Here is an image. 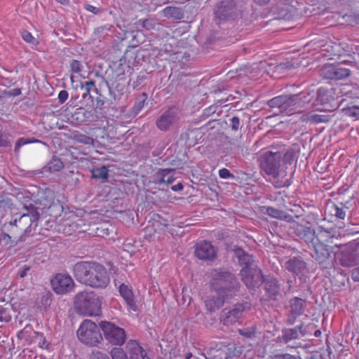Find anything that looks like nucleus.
<instances>
[{
    "label": "nucleus",
    "mask_w": 359,
    "mask_h": 359,
    "mask_svg": "<svg viewBox=\"0 0 359 359\" xmlns=\"http://www.w3.org/2000/svg\"><path fill=\"white\" fill-rule=\"evenodd\" d=\"M11 320V316L8 310L0 305V322H9Z\"/></svg>",
    "instance_id": "obj_45"
},
{
    "label": "nucleus",
    "mask_w": 359,
    "mask_h": 359,
    "mask_svg": "<svg viewBox=\"0 0 359 359\" xmlns=\"http://www.w3.org/2000/svg\"><path fill=\"white\" fill-rule=\"evenodd\" d=\"M254 1L258 4H265L269 1V0H254Z\"/></svg>",
    "instance_id": "obj_62"
},
{
    "label": "nucleus",
    "mask_w": 359,
    "mask_h": 359,
    "mask_svg": "<svg viewBox=\"0 0 359 359\" xmlns=\"http://www.w3.org/2000/svg\"><path fill=\"white\" fill-rule=\"evenodd\" d=\"M10 95L13 96H18L21 94V89L20 88H13L11 90V91L9 93Z\"/></svg>",
    "instance_id": "obj_59"
},
{
    "label": "nucleus",
    "mask_w": 359,
    "mask_h": 359,
    "mask_svg": "<svg viewBox=\"0 0 359 359\" xmlns=\"http://www.w3.org/2000/svg\"><path fill=\"white\" fill-rule=\"evenodd\" d=\"M147 99V95L146 93H142L137 100L135 102L133 109L136 113L140 112L144 107L146 100Z\"/></svg>",
    "instance_id": "obj_41"
},
{
    "label": "nucleus",
    "mask_w": 359,
    "mask_h": 359,
    "mask_svg": "<svg viewBox=\"0 0 359 359\" xmlns=\"http://www.w3.org/2000/svg\"><path fill=\"white\" fill-rule=\"evenodd\" d=\"M323 248V244L320 243L319 245H316V260H317L319 258L318 256V250Z\"/></svg>",
    "instance_id": "obj_60"
},
{
    "label": "nucleus",
    "mask_w": 359,
    "mask_h": 359,
    "mask_svg": "<svg viewBox=\"0 0 359 359\" xmlns=\"http://www.w3.org/2000/svg\"><path fill=\"white\" fill-rule=\"evenodd\" d=\"M227 298L228 297L226 294L221 295L217 293V297H212L205 300V306L210 312L215 311L223 306Z\"/></svg>",
    "instance_id": "obj_22"
},
{
    "label": "nucleus",
    "mask_w": 359,
    "mask_h": 359,
    "mask_svg": "<svg viewBox=\"0 0 359 359\" xmlns=\"http://www.w3.org/2000/svg\"><path fill=\"white\" fill-rule=\"evenodd\" d=\"M73 274L80 283L94 288H105L110 281L107 269L96 262H80L73 268Z\"/></svg>",
    "instance_id": "obj_1"
},
{
    "label": "nucleus",
    "mask_w": 359,
    "mask_h": 359,
    "mask_svg": "<svg viewBox=\"0 0 359 359\" xmlns=\"http://www.w3.org/2000/svg\"><path fill=\"white\" fill-rule=\"evenodd\" d=\"M163 15L167 18L174 20H182L184 18V13L180 8L175 6H167L162 11Z\"/></svg>",
    "instance_id": "obj_27"
},
{
    "label": "nucleus",
    "mask_w": 359,
    "mask_h": 359,
    "mask_svg": "<svg viewBox=\"0 0 359 359\" xmlns=\"http://www.w3.org/2000/svg\"><path fill=\"white\" fill-rule=\"evenodd\" d=\"M10 145L11 143L8 138V135L0 133V147H8Z\"/></svg>",
    "instance_id": "obj_48"
},
{
    "label": "nucleus",
    "mask_w": 359,
    "mask_h": 359,
    "mask_svg": "<svg viewBox=\"0 0 359 359\" xmlns=\"http://www.w3.org/2000/svg\"><path fill=\"white\" fill-rule=\"evenodd\" d=\"M195 255L201 260H212L216 257L214 246L208 241H202L196 245Z\"/></svg>",
    "instance_id": "obj_14"
},
{
    "label": "nucleus",
    "mask_w": 359,
    "mask_h": 359,
    "mask_svg": "<svg viewBox=\"0 0 359 359\" xmlns=\"http://www.w3.org/2000/svg\"><path fill=\"white\" fill-rule=\"evenodd\" d=\"M111 359H129L122 348L114 347L110 351Z\"/></svg>",
    "instance_id": "obj_37"
},
{
    "label": "nucleus",
    "mask_w": 359,
    "mask_h": 359,
    "mask_svg": "<svg viewBox=\"0 0 359 359\" xmlns=\"http://www.w3.org/2000/svg\"><path fill=\"white\" fill-rule=\"evenodd\" d=\"M290 317L293 318V319L290 318L289 320L290 323L292 324L294 323V318L303 313L305 307V302L301 298L294 297L290 301Z\"/></svg>",
    "instance_id": "obj_21"
},
{
    "label": "nucleus",
    "mask_w": 359,
    "mask_h": 359,
    "mask_svg": "<svg viewBox=\"0 0 359 359\" xmlns=\"http://www.w3.org/2000/svg\"><path fill=\"white\" fill-rule=\"evenodd\" d=\"M78 140L81 142H83L84 144H90L93 142V139L86 136V135H81L80 138L78 139Z\"/></svg>",
    "instance_id": "obj_56"
},
{
    "label": "nucleus",
    "mask_w": 359,
    "mask_h": 359,
    "mask_svg": "<svg viewBox=\"0 0 359 359\" xmlns=\"http://www.w3.org/2000/svg\"><path fill=\"white\" fill-rule=\"evenodd\" d=\"M282 154L280 152L266 151L258 159L260 168L269 180H276L279 175Z\"/></svg>",
    "instance_id": "obj_5"
},
{
    "label": "nucleus",
    "mask_w": 359,
    "mask_h": 359,
    "mask_svg": "<svg viewBox=\"0 0 359 359\" xmlns=\"http://www.w3.org/2000/svg\"><path fill=\"white\" fill-rule=\"evenodd\" d=\"M265 290L266 294L270 298H275L279 293L280 286L276 278H271L265 282Z\"/></svg>",
    "instance_id": "obj_24"
},
{
    "label": "nucleus",
    "mask_w": 359,
    "mask_h": 359,
    "mask_svg": "<svg viewBox=\"0 0 359 359\" xmlns=\"http://www.w3.org/2000/svg\"><path fill=\"white\" fill-rule=\"evenodd\" d=\"M173 172L174 169H160L156 174L158 183L171 184L175 179Z\"/></svg>",
    "instance_id": "obj_25"
},
{
    "label": "nucleus",
    "mask_w": 359,
    "mask_h": 359,
    "mask_svg": "<svg viewBox=\"0 0 359 359\" xmlns=\"http://www.w3.org/2000/svg\"><path fill=\"white\" fill-rule=\"evenodd\" d=\"M351 278L354 281H359V268L354 269L352 271Z\"/></svg>",
    "instance_id": "obj_57"
},
{
    "label": "nucleus",
    "mask_w": 359,
    "mask_h": 359,
    "mask_svg": "<svg viewBox=\"0 0 359 359\" xmlns=\"http://www.w3.org/2000/svg\"><path fill=\"white\" fill-rule=\"evenodd\" d=\"M351 74V71L347 68L335 65V70L332 80H341L348 77Z\"/></svg>",
    "instance_id": "obj_32"
},
{
    "label": "nucleus",
    "mask_w": 359,
    "mask_h": 359,
    "mask_svg": "<svg viewBox=\"0 0 359 359\" xmlns=\"http://www.w3.org/2000/svg\"><path fill=\"white\" fill-rule=\"evenodd\" d=\"M77 337L81 342L92 346L98 345L102 341L99 327L90 320H85L81 323Z\"/></svg>",
    "instance_id": "obj_4"
},
{
    "label": "nucleus",
    "mask_w": 359,
    "mask_h": 359,
    "mask_svg": "<svg viewBox=\"0 0 359 359\" xmlns=\"http://www.w3.org/2000/svg\"><path fill=\"white\" fill-rule=\"evenodd\" d=\"M0 243L1 250H7L11 249L14 245V243H16L13 241V237H11L10 234L1 233H0Z\"/></svg>",
    "instance_id": "obj_28"
},
{
    "label": "nucleus",
    "mask_w": 359,
    "mask_h": 359,
    "mask_svg": "<svg viewBox=\"0 0 359 359\" xmlns=\"http://www.w3.org/2000/svg\"><path fill=\"white\" fill-rule=\"evenodd\" d=\"M285 97L286 100L284 102L281 113L287 116L299 113L300 99L298 95H286Z\"/></svg>",
    "instance_id": "obj_19"
},
{
    "label": "nucleus",
    "mask_w": 359,
    "mask_h": 359,
    "mask_svg": "<svg viewBox=\"0 0 359 359\" xmlns=\"http://www.w3.org/2000/svg\"><path fill=\"white\" fill-rule=\"evenodd\" d=\"M8 231L9 232L8 234L13 237V239L15 241V243H18L19 241H20L22 236L25 235L22 232L20 231L18 227L13 222H11L9 224L8 226Z\"/></svg>",
    "instance_id": "obj_31"
},
{
    "label": "nucleus",
    "mask_w": 359,
    "mask_h": 359,
    "mask_svg": "<svg viewBox=\"0 0 359 359\" xmlns=\"http://www.w3.org/2000/svg\"><path fill=\"white\" fill-rule=\"evenodd\" d=\"M55 1L62 5H67L69 4V0H55Z\"/></svg>",
    "instance_id": "obj_63"
},
{
    "label": "nucleus",
    "mask_w": 359,
    "mask_h": 359,
    "mask_svg": "<svg viewBox=\"0 0 359 359\" xmlns=\"http://www.w3.org/2000/svg\"><path fill=\"white\" fill-rule=\"evenodd\" d=\"M299 329L297 327L290 328V329H285L283 331V339L285 343L288 341L297 339L299 336Z\"/></svg>",
    "instance_id": "obj_33"
},
{
    "label": "nucleus",
    "mask_w": 359,
    "mask_h": 359,
    "mask_svg": "<svg viewBox=\"0 0 359 359\" xmlns=\"http://www.w3.org/2000/svg\"><path fill=\"white\" fill-rule=\"evenodd\" d=\"M180 120L178 109L175 107H168L156 120L157 128L166 132L177 123Z\"/></svg>",
    "instance_id": "obj_9"
},
{
    "label": "nucleus",
    "mask_w": 359,
    "mask_h": 359,
    "mask_svg": "<svg viewBox=\"0 0 359 359\" xmlns=\"http://www.w3.org/2000/svg\"><path fill=\"white\" fill-rule=\"evenodd\" d=\"M111 231V229H109V225L108 224H102L97 227L95 233L97 236L104 237L105 236H109Z\"/></svg>",
    "instance_id": "obj_43"
},
{
    "label": "nucleus",
    "mask_w": 359,
    "mask_h": 359,
    "mask_svg": "<svg viewBox=\"0 0 359 359\" xmlns=\"http://www.w3.org/2000/svg\"><path fill=\"white\" fill-rule=\"evenodd\" d=\"M210 286L219 294H226V297L238 290L239 283L235 276L222 269H215L210 271Z\"/></svg>",
    "instance_id": "obj_2"
},
{
    "label": "nucleus",
    "mask_w": 359,
    "mask_h": 359,
    "mask_svg": "<svg viewBox=\"0 0 359 359\" xmlns=\"http://www.w3.org/2000/svg\"><path fill=\"white\" fill-rule=\"evenodd\" d=\"M240 275L243 282L250 289L257 287L264 282L262 272L257 266L243 267Z\"/></svg>",
    "instance_id": "obj_10"
},
{
    "label": "nucleus",
    "mask_w": 359,
    "mask_h": 359,
    "mask_svg": "<svg viewBox=\"0 0 359 359\" xmlns=\"http://www.w3.org/2000/svg\"><path fill=\"white\" fill-rule=\"evenodd\" d=\"M36 142H41V141L34 139V138L25 139L24 137H21V138L18 139L15 143V149H14L15 153H16V154L18 153L21 147H22L25 144H27L36 143Z\"/></svg>",
    "instance_id": "obj_38"
},
{
    "label": "nucleus",
    "mask_w": 359,
    "mask_h": 359,
    "mask_svg": "<svg viewBox=\"0 0 359 359\" xmlns=\"http://www.w3.org/2000/svg\"><path fill=\"white\" fill-rule=\"evenodd\" d=\"M21 37L27 43L36 46L39 44V41L27 30H22L20 32Z\"/></svg>",
    "instance_id": "obj_39"
},
{
    "label": "nucleus",
    "mask_w": 359,
    "mask_h": 359,
    "mask_svg": "<svg viewBox=\"0 0 359 359\" xmlns=\"http://www.w3.org/2000/svg\"><path fill=\"white\" fill-rule=\"evenodd\" d=\"M265 213L276 219H281L283 215V212L282 211L272 207L267 208Z\"/></svg>",
    "instance_id": "obj_44"
},
{
    "label": "nucleus",
    "mask_w": 359,
    "mask_h": 359,
    "mask_svg": "<svg viewBox=\"0 0 359 359\" xmlns=\"http://www.w3.org/2000/svg\"><path fill=\"white\" fill-rule=\"evenodd\" d=\"M48 169L52 172H57L64 168L63 162L58 158L54 156L48 164Z\"/></svg>",
    "instance_id": "obj_35"
},
{
    "label": "nucleus",
    "mask_w": 359,
    "mask_h": 359,
    "mask_svg": "<svg viewBox=\"0 0 359 359\" xmlns=\"http://www.w3.org/2000/svg\"><path fill=\"white\" fill-rule=\"evenodd\" d=\"M203 358H205V355L203 354H194L191 352H189L186 355V359H202Z\"/></svg>",
    "instance_id": "obj_54"
},
{
    "label": "nucleus",
    "mask_w": 359,
    "mask_h": 359,
    "mask_svg": "<svg viewBox=\"0 0 359 359\" xmlns=\"http://www.w3.org/2000/svg\"><path fill=\"white\" fill-rule=\"evenodd\" d=\"M245 309L244 304H236L235 307L228 311H223L221 314V322L224 325H231L241 318L242 313Z\"/></svg>",
    "instance_id": "obj_15"
},
{
    "label": "nucleus",
    "mask_w": 359,
    "mask_h": 359,
    "mask_svg": "<svg viewBox=\"0 0 359 359\" xmlns=\"http://www.w3.org/2000/svg\"><path fill=\"white\" fill-rule=\"evenodd\" d=\"M91 173L95 179L107 180L109 177V170L105 165L93 168L91 170Z\"/></svg>",
    "instance_id": "obj_30"
},
{
    "label": "nucleus",
    "mask_w": 359,
    "mask_h": 359,
    "mask_svg": "<svg viewBox=\"0 0 359 359\" xmlns=\"http://www.w3.org/2000/svg\"><path fill=\"white\" fill-rule=\"evenodd\" d=\"M129 359H150L146 351L135 340H130L126 344Z\"/></svg>",
    "instance_id": "obj_17"
},
{
    "label": "nucleus",
    "mask_w": 359,
    "mask_h": 359,
    "mask_svg": "<svg viewBox=\"0 0 359 359\" xmlns=\"http://www.w3.org/2000/svg\"><path fill=\"white\" fill-rule=\"evenodd\" d=\"M68 97H69L68 92L65 90H62L60 91L57 97H58L59 102L61 104H62L68 99Z\"/></svg>",
    "instance_id": "obj_51"
},
{
    "label": "nucleus",
    "mask_w": 359,
    "mask_h": 359,
    "mask_svg": "<svg viewBox=\"0 0 359 359\" xmlns=\"http://www.w3.org/2000/svg\"><path fill=\"white\" fill-rule=\"evenodd\" d=\"M183 187H183V185H182V183H178V184H175V185H173V186L171 187V189H172V191H181V190H182V189H183Z\"/></svg>",
    "instance_id": "obj_58"
},
{
    "label": "nucleus",
    "mask_w": 359,
    "mask_h": 359,
    "mask_svg": "<svg viewBox=\"0 0 359 359\" xmlns=\"http://www.w3.org/2000/svg\"><path fill=\"white\" fill-rule=\"evenodd\" d=\"M342 112L349 117L355 118V119H359V107L353 105L348 106L346 107H344L342 109Z\"/></svg>",
    "instance_id": "obj_36"
},
{
    "label": "nucleus",
    "mask_w": 359,
    "mask_h": 359,
    "mask_svg": "<svg viewBox=\"0 0 359 359\" xmlns=\"http://www.w3.org/2000/svg\"><path fill=\"white\" fill-rule=\"evenodd\" d=\"M119 292L128 306V309L134 312L137 311V306L132 289L123 283L119 286Z\"/></svg>",
    "instance_id": "obj_20"
},
{
    "label": "nucleus",
    "mask_w": 359,
    "mask_h": 359,
    "mask_svg": "<svg viewBox=\"0 0 359 359\" xmlns=\"http://www.w3.org/2000/svg\"><path fill=\"white\" fill-rule=\"evenodd\" d=\"M90 359H109V358L106 353L95 351L92 353Z\"/></svg>",
    "instance_id": "obj_50"
},
{
    "label": "nucleus",
    "mask_w": 359,
    "mask_h": 359,
    "mask_svg": "<svg viewBox=\"0 0 359 359\" xmlns=\"http://www.w3.org/2000/svg\"><path fill=\"white\" fill-rule=\"evenodd\" d=\"M229 357V348L225 346L212 348L209 353V359H228Z\"/></svg>",
    "instance_id": "obj_26"
},
{
    "label": "nucleus",
    "mask_w": 359,
    "mask_h": 359,
    "mask_svg": "<svg viewBox=\"0 0 359 359\" xmlns=\"http://www.w3.org/2000/svg\"><path fill=\"white\" fill-rule=\"evenodd\" d=\"M335 70V65L325 64L320 69V74L322 77L325 79L332 80L334 72Z\"/></svg>",
    "instance_id": "obj_29"
},
{
    "label": "nucleus",
    "mask_w": 359,
    "mask_h": 359,
    "mask_svg": "<svg viewBox=\"0 0 359 359\" xmlns=\"http://www.w3.org/2000/svg\"><path fill=\"white\" fill-rule=\"evenodd\" d=\"M100 328L102 330L105 339L114 346H122L126 339L124 329L109 321H101Z\"/></svg>",
    "instance_id": "obj_6"
},
{
    "label": "nucleus",
    "mask_w": 359,
    "mask_h": 359,
    "mask_svg": "<svg viewBox=\"0 0 359 359\" xmlns=\"http://www.w3.org/2000/svg\"><path fill=\"white\" fill-rule=\"evenodd\" d=\"M18 337L24 340L27 344H31L36 342V339H39L44 341V337L42 333L34 330L31 325H27L22 330L18 333Z\"/></svg>",
    "instance_id": "obj_18"
},
{
    "label": "nucleus",
    "mask_w": 359,
    "mask_h": 359,
    "mask_svg": "<svg viewBox=\"0 0 359 359\" xmlns=\"http://www.w3.org/2000/svg\"><path fill=\"white\" fill-rule=\"evenodd\" d=\"M238 332L241 335L246 338H252L255 337L256 335L257 327L255 325H253L250 327L239 329Z\"/></svg>",
    "instance_id": "obj_40"
},
{
    "label": "nucleus",
    "mask_w": 359,
    "mask_h": 359,
    "mask_svg": "<svg viewBox=\"0 0 359 359\" xmlns=\"http://www.w3.org/2000/svg\"><path fill=\"white\" fill-rule=\"evenodd\" d=\"M335 92L333 88L329 90L320 88L318 90L316 99V110L321 111H331L337 107L335 98Z\"/></svg>",
    "instance_id": "obj_7"
},
{
    "label": "nucleus",
    "mask_w": 359,
    "mask_h": 359,
    "mask_svg": "<svg viewBox=\"0 0 359 359\" xmlns=\"http://www.w3.org/2000/svg\"><path fill=\"white\" fill-rule=\"evenodd\" d=\"M271 359H298L296 356L289 353L276 354L271 358Z\"/></svg>",
    "instance_id": "obj_49"
},
{
    "label": "nucleus",
    "mask_w": 359,
    "mask_h": 359,
    "mask_svg": "<svg viewBox=\"0 0 359 359\" xmlns=\"http://www.w3.org/2000/svg\"><path fill=\"white\" fill-rule=\"evenodd\" d=\"M102 302L93 292H81L74 299V306L78 313L86 316H97L101 313Z\"/></svg>",
    "instance_id": "obj_3"
},
{
    "label": "nucleus",
    "mask_w": 359,
    "mask_h": 359,
    "mask_svg": "<svg viewBox=\"0 0 359 359\" xmlns=\"http://www.w3.org/2000/svg\"><path fill=\"white\" fill-rule=\"evenodd\" d=\"M219 176L222 179H233L234 175L226 168H222L219 170Z\"/></svg>",
    "instance_id": "obj_47"
},
{
    "label": "nucleus",
    "mask_w": 359,
    "mask_h": 359,
    "mask_svg": "<svg viewBox=\"0 0 359 359\" xmlns=\"http://www.w3.org/2000/svg\"><path fill=\"white\" fill-rule=\"evenodd\" d=\"M30 270V267L27 265H25L22 267V269L19 271V276L20 278H24L27 276V272Z\"/></svg>",
    "instance_id": "obj_55"
},
{
    "label": "nucleus",
    "mask_w": 359,
    "mask_h": 359,
    "mask_svg": "<svg viewBox=\"0 0 359 359\" xmlns=\"http://www.w3.org/2000/svg\"><path fill=\"white\" fill-rule=\"evenodd\" d=\"M286 95H279L271 99L268 102V104L273 108L277 107L280 109V112L282 111L284 102H285Z\"/></svg>",
    "instance_id": "obj_34"
},
{
    "label": "nucleus",
    "mask_w": 359,
    "mask_h": 359,
    "mask_svg": "<svg viewBox=\"0 0 359 359\" xmlns=\"http://www.w3.org/2000/svg\"><path fill=\"white\" fill-rule=\"evenodd\" d=\"M348 208L342 203H335L328 202L325 208V217L329 220L344 219L346 215V211Z\"/></svg>",
    "instance_id": "obj_13"
},
{
    "label": "nucleus",
    "mask_w": 359,
    "mask_h": 359,
    "mask_svg": "<svg viewBox=\"0 0 359 359\" xmlns=\"http://www.w3.org/2000/svg\"><path fill=\"white\" fill-rule=\"evenodd\" d=\"M235 254L238 257L239 264L243 267L251 268L257 266L254 264L253 258L251 255L245 253L241 248L235 250Z\"/></svg>",
    "instance_id": "obj_23"
},
{
    "label": "nucleus",
    "mask_w": 359,
    "mask_h": 359,
    "mask_svg": "<svg viewBox=\"0 0 359 359\" xmlns=\"http://www.w3.org/2000/svg\"><path fill=\"white\" fill-rule=\"evenodd\" d=\"M231 127L233 130H238L240 125V120L238 117L233 116L231 119Z\"/></svg>",
    "instance_id": "obj_53"
},
{
    "label": "nucleus",
    "mask_w": 359,
    "mask_h": 359,
    "mask_svg": "<svg viewBox=\"0 0 359 359\" xmlns=\"http://www.w3.org/2000/svg\"><path fill=\"white\" fill-rule=\"evenodd\" d=\"M38 219L37 215L24 214L18 219H15L13 223L16 224L20 232L25 234L31 233L33 229L35 230L38 225Z\"/></svg>",
    "instance_id": "obj_12"
},
{
    "label": "nucleus",
    "mask_w": 359,
    "mask_h": 359,
    "mask_svg": "<svg viewBox=\"0 0 359 359\" xmlns=\"http://www.w3.org/2000/svg\"><path fill=\"white\" fill-rule=\"evenodd\" d=\"M69 66L71 68V71L73 73L79 74L83 69V66H82L81 62L77 60H72L70 62Z\"/></svg>",
    "instance_id": "obj_46"
},
{
    "label": "nucleus",
    "mask_w": 359,
    "mask_h": 359,
    "mask_svg": "<svg viewBox=\"0 0 359 359\" xmlns=\"http://www.w3.org/2000/svg\"><path fill=\"white\" fill-rule=\"evenodd\" d=\"M53 290L57 294H67L72 292L75 287L72 278L66 273H56L50 280Z\"/></svg>",
    "instance_id": "obj_8"
},
{
    "label": "nucleus",
    "mask_w": 359,
    "mask_h": 359,
    "mask_svg": "<svg viewBox=\"0 0 359 359\" xmlns=\"http://www.w3.org/2000/svg\"><path fill=\"white\" fill-rule=\"evenodd\" d=\"M321 335V331L319 330H316V337H318Z\"/></svg>",
    "instance_id": "obj_64"
},
{
    "label": "nucleus",
    "mask_w": 359,
    "mask_h": 359,
    "mask_svg": "<svg viewBox=\"0 0 359 359\" xmlns=\"http://www.w3.org/2000/svg\"><path fill=\"white\" fill-rule=\"evenodd\" d=\"M82 88L85 89V93L83 94V98H86L88 96L92 97L90 95V91L93 88H95V82L93 80L85 81L82 85Z\"/></svg>",
    "instance_id": "obj_42"
},
{
    "label": "nucleus",
    "mask_w": 359,
    "mask_h": 359,
    "mask_svg": "<svg viewBox=\"0 0 359 359\" xmlns=\"http://www.w3.org/2000/svg\"><path fill=\"white\" fill-rule=\"evenodd\" d=\"M285 266L287 270L293 274L299 276L302 279L308 273L306 263L297 257L290 259L285 262Z\"/></svg>",
    "instance_id": "obj_16"
},
{
    "label": "nucleus",
    "mask_w": 359,
    "mask_h": 359,
    "mask_svg": "<svg viewBox=\"0 0 359 359\" xmlns=\"http://www.w3.org/2000/svg\"><path fill=\"white\" fill-rule=\"evenodd\" d=\"M236 3L234 0H223L216 6L215 20L217 24L222 21L234 19L236 15Z\"/></svg>",
    "instance_id": "obj_11"
},
{
    "label": "nucleus",
    "mask_w": 359,
    "mask_h": 359,
    "mask_svg": "<svg viewBox=\"0 0 359 359\" xmlns=\"http://www.w3.org/2000/svg\"><path fill=\"white\" fill-rule=\"evenodd\" d=\"M84 8L88 11V12H90L93 14H98L100 13V8L93 6V5H90V4H84Z\"/></svg>",
    "instance_id": "obj_52"
},
{
    "label": "nucleus",
    "mask_w": 359,
    "mask_h": 359,
    "mask_svg": "<svg viewBox=\"0 0 359 359\" xmlns=\"http://www.w3.org/2000/svg\"><path fill=\"white\" fill-rule=\"evenodd\" d=\"M34 339L36 340V339L34 338ZM40 347L43 348L45 345H46V340L44 339L43 340H41L39 339H36V342Z\"/></svg>",
    "instance_id": "obj_61"
}]
</instances>
